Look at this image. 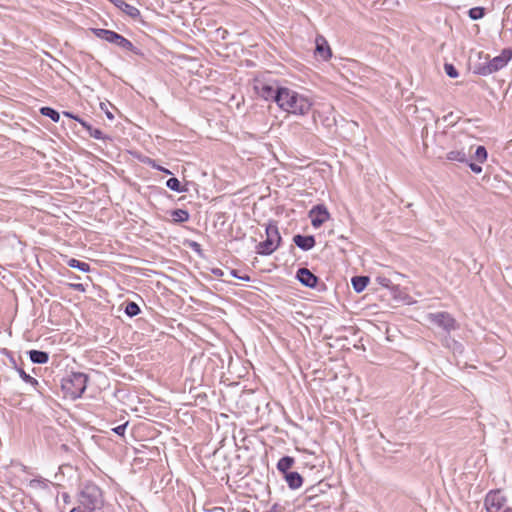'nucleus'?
I'll use <instances>...</instances> for the list:
<instances>
[{
    "mask_svg": "<svg viewBox=\"0 0 512 512\" xmlns=\"http://www.w3.org/2000/svg\"><path fill=\"white\" fill-rule=\"evenodd\" d=\"M277 105L288 113L305 115L311 110L312 103L307 97L288 87H284Z\"/></svg>",
    "mask_w": 512,
    "mask_h": 512,
    "instance_id": "f257e3e1",
    "label": "nucleus"
},
{
    "mask_svg": "<svg viewBox=\"0 0 512 512\" xmlns=\"http://www.w3.org/2000/svg\"><path fill=\"white\" fill-rule=\"evenodd\" d=\"M89 377L83 372H70L62 378L61 389L66 398L76 400L84 394Z\"/></svg>",
    "mask_w": 512,
    "mask_h": 512,
    "instance_id": "f03ea898",
    "label": "nucleus"
},
{
    "mask_svg": "<svg viewBox=\"0 0 512 512\" xmlns=\"http://www.w3.org/2000/svg\"><path fill=\"white\" fill-rule=\"evenodd\" d=\"M92 33L99 39L104 40L110 44L115 45L123 51H129L134 55L144 58V52L136 47L129 39L123 35L108 29L91 28Z\"/></svg>",
    "mask_w": 512,
    "mask_h": 512,
    "instance_id": "7ed1b4c3",
    "label": "nucleus"
},
{
    "mask_svg": "<svg viewBox=\"0 0 512 512\" xmlns=\"http://www.w3.org/2000/svg\"><path fill=\"white\" fill-rule=\"evenodd\" d=\"M79 502L89 512L100 510L104 505L101 488L91 481L85 482L79 492Z\"/></svg>",
    "mask_w": 512,
    "mask_h": 512,
    "instance_id": "20e7f679",
    "label": "nucleus"
},
{
    "mask_svg": "<svg viewBox=\"0 0 512 512\" xmlns=\"http://www.w3.org/2000/svg\"><path fill=\"white\" fill-rule=\"evenodd\" d=\"M266 239L256 246V252L262 256H268L274 253L281 244L282 237L279 233L277 222L269 221L265 228Z\"/></svg>",
    "mask_w": 512,
    "mask_h": 512,
    "instance_id": "39448f33",
    "label": "nucleus"
},
{
    "mask_svg": "<svg viewBox=\"0 0 512 512\" xmlns=\"http://www.w3.org/2000/svg\"><path fill=\"white\" fill-rule=\"evenodd\" d=\"M512 58V48H504L500 55L489 59L485 63H478L474 65L473 73L477 75L487 76L494 72L499 71L505 67Z\"/></svg>",
    "mask_w": 512,
    "mask_h": 512,
    "instance_id": "423d86ee",
    "label": "nucleus"
},
{
    "mask_svg": "<svg viewBox=\"0 0 512 512\" xmlns=\"http://www.w3.org/2000/svg\"><path fill=\"white\" fill-rule=\"evenodd\" d=\"M284 86L277 80L255 79L254 89L257 95L266 101H273L277 104Z\"/></svg>",
    "mask_w": 512,
    "mask_h": 512,
    "instance_id": "0eeeda50",
    "label": "nucleus"
},
{
    "mask_svg": "<svg viewBox=\"0 0 512 512\" xmlns=\"http://www.w3.org/2000/svg\"><path fill=\"white\" fill-rule=\"evenodd\" d=\"M506 503L507 499L500 490L490 491L485 498L487 512H512V507Z\"/></svg>",
    "mask_w": 512,
    "mask_h": 512,
    "instance_id": "6e6552de",
    "label": "nucleus"
},
{
    "mask_svg": "<svg viewBox=\"0 0 512 512\" xmlns=\"http://www.w3.org/2000/svg\"><path fill=\"white\" fill-rule=\"evenodd\" d=\"M296 279L303 286L316 289L319 292L325 291L327 289L326 284L307 268H299L296 272Z\"/></svg>",
    "mask_w": 512,
    "mask_h": 512,
    "instance_id": "1a4fd4ad",
    "label": "nucleus"
},
{
    "mask_svg": "<svg viewBox=\"0 0 512 512\" xmlns=\"http://www.w3.org/2000/svg\"><path fill=\"white\" fill-rule=\"evenodd\" d=\"M430 322L450 332L457 328L456 320L448 312H437L429 314Z\"/></svg>",
    "mask_w": 512,
    "mask_h": 512,
    "instance_id": "9d476101",
    "label": "nucleus"
},
{
    "mask_svg": "<svg viewBox=\"0 0 512 512\" xmlns=\"http://www.w3.org/2000/svg\"><path fill=\"white\" fill-rule=\"evenodd\" d=\"M309 217L312 226L319 228L330 218V213L324 204H317L309 211Z\"/></svg>",
    "mask_w": 512,
    "mask_h": 512,
    "instance_id": "9b49d317",
    "label": "nucleus"
},
{
    "mask_svg": "<svg viewBox=\"0 0 512 512\" xmlns=\"http://www.w3.org/2000/svg\"><path fill=\"white\" fill-rule=\"evenodd\" d=\"M314 55L317 59H321L323 61H328L332 57L330 45L322 35L316 36Z\"/></svg>",
    "mask_w": 512,
    "mask_h": 512,
    "instance_id": "f8f14e48",
    "label": "nucleus"
},
{
    "mask_svg": "<svg viewBox=\"0 0 512 512\" xmlns=\"http://www.w3.org/2000/svg\"><path fill=\"white\" fill-rule=\"evenodd\" d=\"M34 196H37L39 199H34V210L39 211L40 213H47L46 216L50 217V212L48 209L51 206H54L53 203H51L52 197L48 194H38L37 191H34Z\"/></svg>",
    "mask_w": 512,
    "mask_h": 512,
    "instance_id": "ddd939ff",
    "label": "nucleus"
},
{
    "mask_svg": "<svg viewBox=\"0 0 512 512\" xmlns=\"http://www.w3.org/2000/svg\"><path fill=\"white\" fill-rule=\"evenodd\" d=\"M293 243L303 251H309L316 245V239L313 235L296 234L293 236Z\"/></svg>",
    "mask_w": 512,
    "mask_h": 512,
    "instance_id": "4468645a",
    "label": "nucleus"
},
{
    "mask_svg": "<svg viewBox=\"0 0 512 512\" xmlns=\"http://www.w3.org/2000/svg\"><path fill=\"white\" fill-rule=\"evenodd\" d=\"M34 390L37 391L43 400H52V386L48 379L43 378L42 382H39L36 378H34Z\"/></svg>",
    "mask_w": 512,
    "mask_h": 512,
    "instance_id": "2eb2a0df",
    "label": "nucleus"
},
{
    "mask_svg": "<svg viewBox=\"0 0 512 512\" xmlns=\"http://www.w3.org/2000/svg\"><path fill=\"white\" fill-rule=\"evenodd\" d=\"M114 5L124 12L126 15L131 17L132 19H137L140 17V11L133 5L128 4L125 0H111Z\"/></svg>",
    "mask_w": 512,
    "mask_h": 512,
    "instance_id": "dca6fc26",
    "label": "nucleus"
},
{
    "mask_svg": "<svg viewBox=\"0 0 512 512\" xmlns=\"http://www.w3.org/2000/svg\"><path fill=\"white\" fill-rule=\"evenodd\" d=\"M283 479L291 490L299 489L303 484V477L297 471H290L283 475Z\"/></svg>",
    "mask_w": 512,
    "mask_h": 512,
    "instance_id": "f3484780",
    "label": "nucleus"
},
{
    "mask_svg": "<svg viewBox=\"0 0 512 512\" xmlns=\"http://www.w3.org/2000/svg\"><path fill=\"white\" fill-rule=\"evenodd\" d=\"M294 464H295L294 457L286 455L279 459L276 467H277V470L283 476L286 473H289L291 471V468L294 466Z\"/></svg>",
    "mask_w": 512,
    "mask_h": 512,
    "instance_id": "a211bd4d",
    "label": "nucleus"
},
{
    "mask_svg": "<svg viewBox=\"0 0 512 512\" xmlns=\"http://www.w3.org/2000/svg\"><path fill=\"white\" fill-rule=\"evenodd\" d=\"M369 282L370 278L365 275H358L351 278V285L356 293L364 291Z\"/></svg>",
    "mask_w": 512,
    "mask_h": 512,
    "instance_id": "6ab92c4d",
    "label": "nucleus"
},
{
    "mask_svg": "<svg viewBox=\"0 0 512 512\" xmlns=\"http://www.w3.org/2000/svg\"><path fill=\"white\" fill-rule=\"evenodd\" d=\"M330 488V485L328 483H325L323 481L317 483L316 485L310 486L306 493L308 494L309 499H313L314 497L319 496L322 493H325L327 489Z\"/></svg>",
    "mask_w": 512,
    "mask_h": 512,
    "instance_id": "aec40b11",
    "label": "nucleus"
},
{
    "mask_svg": "<svg viewBox=\"0 0 512 512\" xmlns=\"http://www.w3.org/2000/svg\"><path fill=\"white\" fill-rule=\"evenodd\" d=\"M170 215L172 221L177 224L187 222L190 218L189 212L185 209H174L170 211Z\"/></svg>",
    "mask_w": 512,
    "mask_h": 512,
    "instance_id": "412c9836",
    "label": "nucleus"
},
{
    "mask_svg": "<svg viewBox=\"0 0 512 512\" xmlns=\"http://www.w3.org/2000/svg\"><path fill=\"white\" fill-rule=\"evenodd\" d=\"M166 187L177 193H185L188 191L186 185H182L176 177H171L166 181Z\"/></svg>",
    "mask_w": 512,
    "mask_h": 512,
    "instance_id": "4be33fe9",
    "label": "nucleus"
},
{
    "mask_svg": "<svg viewBox=\"0 0 512 512\" xmlns=\"http://www.w3.org/2000/svg\"><path fill=\"white\" fill-rule=\"evenodd\" d=\"M66 264H67L68 267L73 268V269H77V270H79L81 272H84V273H87V272L90 271V265L87 262L80 261V260L75 259V258L67 259Z\"/></svg>",
    "mask_w": 512,
    "mask_h": 512,
    "instance_id": "5701e85b",
    "label": "nucleus"
},
{
    "mask_svg": "<svg viewBox=\"0 0 512 512\" xmlns=\"http://www.w3.org/2000/svg\"><path fill=\"white\" fill-rule=\"evenodd\" d=\"M42 116L50 118L53 122L57 123L60 120V113L49 106H43L39 109Z\"/></svg>",
    "mask_w": 512,
    "mask_h": 512,
    "instance_id": "b1692460",
    "label": "nucleus"
},
{
    "mask_svg": "<svg viewBox=\"0 0 512 512\" xmlns=\"http://www.w3.org/2000/svg\"><path fill=\"white\" fill-rule=\"evenodd\" d=\"M446 158L460 163L468 162V156L463 150H452L447 153Z\"/></svg>",
    "mask_w": 512,
    "mask_h": 512,
    "instance_id": "393cba45",
    "label": "nucleus"
},
{
    "mask_svg": "<svg viewBox=\"0 0 512 512\" xmlns=\"http://www.w3.org/2000/svg\"><path fill=\"white\" fill-rule=\"evenodd\" d=\"M50 291L43 285L36 294L34 293V304L39 302L40 305L49 301Z\"/></svg>",
    "mask_w": 512,
    "mask_h": 512,
    "instance_id": "a878e982",
    "label": "nucleus"
},
{
    "mask_svg": "<svg viewBox=\"0 0 512 512\" xmlns=\"http://www.w3.org/2000/svg\"><path fill=\"white\" fill-rule=\"evenodd\" d=\"M124 313L128 317H135L141 313V309L136 302L129 301L125 304Z\"/></svg>",
    "mask_w": 512,
    "mask_h": 512,
    "instance_id": "bb28decb",
    "label": "nucleus"
},
{
    "mask_svg": "<svg viewBox=\"0 0 512 512\" xmlns=\"http://www.w3.org/2000/svg\"><path fill=\"white\" fill-rule=\"evenodd\" d=\"M390 292H391V295L392 297L396 300V301H404L406 300V298L408 297L407 293L405 291H403L399 285L397 284H393L391 286V289H389Z\"/></svg>",
    "mask_w": 512,
    "mask_h": 512,
    "instance_id": "cd10ccee",
    "label": "nucleus"
},
{
    "mask_svg": "<svg viewBox=\"0 0 512 512\" xmlns=\"http://www.w3.org/2000/svg\"><path fill=\"white\" fill-rule=\"evenodd\" d=\"M486 10L484 7L477 6L468 10V16L471 20H480L485 16Z\"/></svg>",
    "mask_w": 512,
    "mask_h": 512,
    "instance_id": "c85d7f7f",
    "label": "nucleus"
},
{
    "mask_svg": "<svg viewBox=\"0 0 512 512\" xmlns=\"http://www.w3.org/2000/svg\"><path fill=\"white\" fill-rule=\"evenodd\" d=\"M488 152L485 146H477L473 158L478 163H484L487 160Z\"/></svg>",
    "mask_w": 512,
    "mask_h": 512,
    "instance_id": "c756f323",
    "label": "nucleus"
},
{
    "mask_svg": "<svg viewBox=\"0 0 512 512\" xmlns=\"http://www.w3.org/2000/svg\"><path fill=\"white\" fill-rule=\"evenodd\" d=\"M49 360V353L34 349V364H45Z\"/></svg>",
    "mask_w": 512,
    "mask_h": 512,
    "instance_id": "7c9ffc66",
    "label": "nucleus"
},
{
    "mask_svg": "<svg viewBox=\"0 0 512 512\" xmlns=\"http://www.w3.org/2000/svg\"><path fill=\"white\" fill-rule=\"evenodd\" d=\"M444 71L446 75L450 78H457L459 76L458 70L452 63H445Z\"/></svg>",
    "mask_w": 512,
    "mask_h": 512,
    "instance_id": "2f4dec72",
    "label": "nucleus"
},
{
    "mask_svg": "<svg viewBox=\"0 0 512 512\" xmlns=\"http://www.w3.org/2000/svg\"><path fill=\"white\" fill-rule=\"evenodd\" d=\"M33 482H34V488L39 487V488L44 489V488L48 487L49 485H52V483L50 481L43 479L41 476H38V475H34Z\"/></svg>",
    "mask_w": 512,
    "mask_h": 512,
    "instance_id": "473e14b6",
    "label": "nucleus"
},
{
    "mask_svg": "<svg viewBox=\"0 0 512 512\" xmlns=\"http://www.w3.org/2000/svg\"><path fill=\"white\" fill-rule=\"evenodd\" d=\"M187 245L191 248L199 257L204 258V252L201 245L196 241H188Z\"/></svg>",
    "mask_w": 512,
    "mask_h": 512,
    "instance_id": "72a5a7b5",
    "label": "nucleus"
},
{
    "mask_svg": "<svg viewBox=\"0 0 512 512\" xmlns=\"http://www.w3.org/2000/svg\"><path fill=\"white\" fill-rule=\"evenodd\" d=\"M53 373V370L49 367L45 368H36L34 367V376L37 377H45L46 374H48V377H50Z\"/></svg>",
    "mask_w": 512,
    "mask_h": 512,
    "instance_id": "f704fd0d",
    "label": "nucleus"
},
{
    "mask_svg": "<svg viewBox=\"0 0 512 512\" xmlns=\"http://www.w3.org/2000/svg\"><path fill=\"white\" fill-rule=\"evenodd\" d=\"M376 281L379 285H381L384 288L391 289V286L394 284L391 279L385 277V276H378L376 278Z\"/></svg>",
    "mask_w": 512,
    "mask_h": 512,
    "instance_id": "c9c22d12",
    "label": "nucleus"
},
{
    "mask_svg": "<svg viewBox=\"0 0 512 512\" xmlns=\"http://www.w3.org/2000/svg\"><path fill=\"white\" fill-rule=\"evenodd\" d=\"M12 361H13L14 365H16V363H15V361H14L13 359H12ZM15 367H16V370H17V371H18V373H19V376H20V377H21V378H22L26 383H31V384H32V376H31L30 374L26 373V372L24 371V369H23V368H21V367H17V366H15Z\"/></svg>",
    "mask_w": 512,
    "mask_h": 512,
    "instance_id": "e433bc0d",
    "label": "nucleus"
},
{
    "mask_svg": "<svg viewBox=\"0 0 512 512\" xmlns=\"http://www.w3.org/2000/svg\"><path fill=\"white\" fill-rule=\"evenodd\" d=\"M92 138L94 139H97V140H110L111 138L104 135V133L98 129V128H95L93 131H91V136Z\"/></svg>",
    "mask_w": 512,
    "mask_h": 512,
    "instance_id": "4c0bfd02",
    "label": "nucleus"
},
{
    "mask_svg": "<svg viewBox=\"0 0 512 512\" xmlns=\"http://www.w3.org/2000/svg\"><path fill=\"white\" fill-rule=\"evenodd\" d=\"M230 275L232 277H234V278H238V279H240L242 281H245V282L251 281V277L248 274L240 275L239 271L236 270V269H231L230 270Z\"/></svg>",
    "mask_w": 512,
    "mask_h": 512,
    "instance_id": "58836bf2",
    "label": "nucleus"
},
{
    "mask_svg": "<svg viewBox=\"0 0 512 512\" xmlns=\"http://www.w3.org/2000/svg\"><path fill=\"white\" fill-rule=\"evenodd\" d=\"M45 159V154L34 149V168H38V163Z\"/></svg>",
    "mask_w": 512,
    "mask_h": 512,
    "instance_id": "ea45409f",
    "label": "nucleus"
},
{
    "mask_svg": "<svg viewBox=\"0 0 512 512\" xmlns=\"http://www.w3.org/2000/svg\"><path fill=\"white\" fill-rule=\"evenodd\" d=\"M128 422L118 425L117 427L113 428L112 431L117 434L118 436L123 437L125 435V431L127 428Z\"/></svg>",
    "mask_w": 512,
    "mask_h": 512,
    "instance_id": "a19ab883",
    "label": "nucleus"
},
{
    "mask_svg": "<svg viewBox=\"0 0 512 512\" xmlns=\"http://www.w3.org/2000/svg\"><path fill=\"white\" fill-rule=\"evenodd\" d=\"M469 168L476 174H479L482 172V167L478 164V163H475V162H472L468 159V162H465Z\"/></svg>",
    "mask_w": 512,
    "mask_h": 512,
    "instance_id": "79ce46f5",
    "label": "nucleus"
},
{
    "mask_svg": "<svg viewBox=\"0 0 512 512\" xmlns=\"http://www.w3.org/2000/svg\"><path fill=\"white\" fill-rule=\"evenodd\" d=\"M444 121H449L452 125L456 124L458 122V120L460 119V117H456L454 119V114L453 112H450L448 113L447 115L444 116Z\"/></svg>",
    "mask_w": 512,
    "mask_h": 512,
    "instance_id": "37998d69",
    "label": "nucleus"
},
{
    "mask_svg": "<svg viewBox=\"0 0 512 512\" xmlns=\"http://www.w3.org/2000/svg\"><path fill=\"white\" fill-rule=\"evenodd\" d=\"M63 115L65 117H68V118L73 119L75 121H77V119H79V117H80V116H78L77 114H74L71 111H63Z\"/></svg>",
    "mask_w": 512,
    "mask_h": 512,
    "instance_id": "c03bdc74",
    "label": "nucleus"
},
{
    "mask_svg": "<svg viewBox=\"0 0 512 512\" xmlns=\"http://www.w3.org/2000/svg\"><path fill=\"white\" fill-rule=\"evenodd\" d=\"M211 272H212V274H213V275H215V276H217V277H222V276L224 275L223 270H222V269H220V268H213V269L211 270Z\"/></svg>",
    "mask_w": 512,
    "mask_h": 512,
    "instance_id": "a18cd8bd",
    "label": "nucleus"
},
{
    "mask_svg": "<svg viewBox=\"0 0 512 512\" xmlns=\"http://www.w3.org/2000/svg\"><path fill=\"white\" fill-rule=\"evenodd\" d=\"M156 170L161 171V172H163L164 174H167V175H172V172L169 169H167V168H165V167H163L161 165L157 166Z\"/></svg>",
    "mask_w": 512,
    "mask_h": 512,
    "instance_id": "49530a36",
    "label": "nucleus"
},
{
    "mask_svg": "<svg viewBox=\"0 0 512 512\" xmlns=\"http://www.w3.org/2000/svg\"><path fill=\"white\" fill-rule=\"evenodd\" d=\"M146 163L154 169H156V167L159 166V164H157L155 160L150 158L147 159Z\"/></svg>",
    "mask_w": 512,
    "mask_h": 512,
    "instance_id": "de8ad7c7",
    "label": "nucleus"
},
{
    "mask_svg": "<svg viewBox=\"0 0 512 512\" xmlns=\"http://www.w3.org/2000/svg\"><path fill=\"white\" fill-rule=\"evenodd\" d=\"M77 122L85 129L87 126H88V122L85 121L84 119H82L81 117H79V119H77Z\"/></svg>",
    "mask_w": 512,
    "mask_h": 512,
    "instance_id": "09e8293b",
    "label": "nucleus"
},
{
    "mask_svg": "<svg viewBox=\"0 0 512 512\" xmlns=\"http://www.w3.org/2000/svg\"><path fill=\"white\" fill-rule=\"evenodd\" d=\"M62 497H63V501L65 503H69L70 502V496L67 493H63Z\"/></svg>",
    "mask_w": 512,
    "mask_h": 512,
    "instance_id": "8fccbe9b",
    "label": "nucleus"
},
{
    "mask_svg": "<svg viewBox=\"0 0 512 512\" xmlns=\"http://www.w3.org/2000/svg\"><path fill=\"white\" fill-rule=\"evenodd\" d=\"M95 128L91 125V124H88V126L85 128V130L88 132L89 136H91V131H93Z\"/></svg>",
    "mask_w": 512,
    "mask_h": 512,
    "instance_id": "3c124183",
    "label": "nucleus"
},
{
    "mask_svg": "<svg viewBox=\"0 0 512 512\" xmlns=\"http://www.w3.org/2000/svg\"><path fill=\"white\" fill-rule=\"evenodd\" d=\"M105 114H106L108 119H110V120L114 119V115L110 111L106 110Z\"/></svg>",
    "mask_w": 512,
    "mask_h": 512,
    "instance_id": "603ef678",
    "label": "nucleus"
},
{
    "mask_svg": "<svg viewBox=\"0 0 512 512\" xmlns=\"http://www.w3.org/2000/svg\"><path fill=\"white\" fill-rule=\"evenodd\" d=\"M74 287H75L77 290L84 291V287H83V285H82V284L74 285Z\"/></svg>",
    "mask_w": 512,
    "mask_h": 512,
    "instance_id": "864d4df0",
    "label": "nucleus"
},
{
    "mask_svg": "<svg viewBox=\"0 0 512 512\" xmlns=\"http://www.w3.org/2000/svg\"><path fill=\"white\" fill-rule=\"evenodd\" d=\"M25 354L29 357V359L32 361V350H28L25 352Z\"/></svg>",
    "mask_w": 512,
    "mask_h": 512,
    "instance_id": "5fc2aeb1",
    "label": "nucleus"
},
{
    "mask_svg": "<svg viewBox=\"0 0 512 512\" xmlns=\"http://www.w3.org/2000/svg\"><path fill=\"white\" fill-rule=\"evenodd\" d=\"M35 257H36V262H37L38 266L40 267V269H43V268H42V265H41V263H40V260H39V255H38V254H37V255H35Z\"/></svg>",
    "mask_w": 512,
    "mask_h": 512,
    "instance_id": "6e6d98bb",
    "label": "nucleus"
},
{
    "mask_svg": "<svg viewBox=\"0 0 512 512\" xmlns=\"http://www.w3.org/2000/svg\"><path fill=\"white\" fill-rule=\"evenodd\" d=\"M70 512H84L80 507H74Z\"/></svg>",
    "mask_w": 512,
    "mask_h": 512,
    "instance_id": "4d7b16f0",
    "label": "nucleus"
},
{
    "mask_svg": "<svg viewBox=\"0 0 512 512\" xmlns=\"http://www.w3.org/2000/svg\"><path fill=\"white\" fill-rule=\"evenodd\" d=\"M34 121H37L38 123H40V122H41L40 118H39V117H37L36 115H34Z\"/></svg>",
    "mask_w": 512,
    "mask_h": 512,
    "instance_id": "13d9d810",
    "label": "nucleus"
},
{
    "mask_svg": "<svg viewBox=\"0 0 512 512\" xmlns=\"http://www.w3.org/2000/svg\"><path fill=\"white\" fill-rule=\"evenodd\" d=\"M37 58H38V56L34 54V56H33L34 64L37 62Z\"/></svg>",
    "mask_w": 512,
    "mask_h": 512,
    "instance_id": "bf43d9fd",
    "label": "nucleus"
},
{
    "mask_svg": "<svg viewBox=\"0 0 512 512\" xmlns=\"http://www.w3.org/2000/svg\"><path fill=\"white\" fill-rule=\"evenodd\" d=\"M33 507H34V508H36L39 512H41V511H40V509L37 507V505H36V503H35V502H34V504H33Z\"/></svg>",
    "mask_w": 512,
    "mask_h": 512,
    "instance_id": "052dcab7",
    "label": "nucleus"
}]
</instances>
